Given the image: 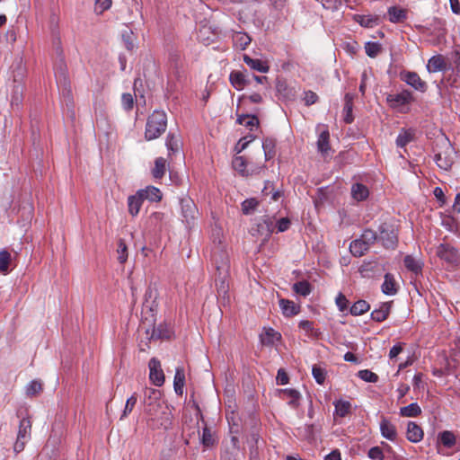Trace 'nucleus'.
I'll return each mask as SVG.
<instances>
[{
    "label": "nucleus",
    "instance_id": "35",
    "mask_svg": "<svg viewBox=\"0 0 460 460\" xmlns=\"http://www.w3.org/2000/svg\"><path fill=\"white\" fill-rule=\"evenodd\" d=\"M157 298V291L152 287H148L144 296V306L153 310L154 306H156L155 300Z\"/></svg>",
    "mask_w": 460,
    "mask_h": 460
},
{
    "label": "nucleus",
    "instance_id": "16",
    "mask_svg": "<svg viewBox=\"0 0 460 460\" xmlns=\"http://www.w3.org/2000/svg\"><path fill=\"white\" fill-rule=\"evenodd\" d=\"M137 192L144 200L148 199L151 202H158L163 197L161 190L154 186H147L146 189L139 190Z\"/></svg>",
    "mask_w": 460,
    "mask_h": 460
},
{
    "label": "nucleus",
    "instance_id": "57",
    "mask_svg": "<svg viewBox=\"0 0 460 460\" xmlns=\"http://www.w3.org/2000/svg\"><path fill=\"white\" fill-rule=\"evenodd\" d=\"M121 103L126 111H130L134 106V98L131 93H123L121 96Z\"/></svg>",
    "mask_w": 460,
    "mask_h": 460
},
{
    "label": "nucleus",
    "instance_id": "44",
    "mask_svg": "<svg viewBox=\"0 0 460 460\" xmlns=\"http://www.w3.org/2000/svg\"><path fill=\"white\" fill-rule=\"evenodd\" d=\"M299 328L305 332V337L308 339L314 338L315 334L314 322L307 320L301 321L299 323Z\"/></svg>",
    "mask_w": 460,
    "mask_h": 460
},
{
    "label": "nucleus",
    "instance_id": "1",
    "mask_svg": "<svg viewBox=\"0 0 460 460\" xmlns=\"http://www.w3.org/2000/svg\"><path fill=\"white\" fill-rule=\"evenodd\" d=\"M167 117L164 111H155L147 119L145 131L146 140L159 137L166 129Z\"/></svg>",
    "mask_w": 460,
    "mask_h": 460
},
{
    "label": "nucleus",
    "instance_id": "45",
    "mask_svg": "<svg viewBox=\"0 0 460 460\" xmlns=\"http://www.w3.org/2000/svg\"><path fill=\"white\" fill-rule=\"evenodd\" d=\"M365 50L368 57L376 58L382 50L381 44L378 42H367L365 45Z\"/></svg>",
    "mask_w": 460,
    "mask_h": 460
},
{
    "label": "nucleus",
    "instance_id": "3",
    "mask_svg": "<svg viewBox=\"0 0 460 460\" xmlns=\"http://www.w3.org/2000/svg\"><path fill=\"white\" fill-rule=\"evenodd\" d=\"M275 229V221L273 217H264L260 222L251 228V234L261 238L262 243L268 242Z\"/></svg>",
    "mask_w": 460,
    "mask_h": 460
},
{
    "label": "nucleus",
    "instance_id": "11",
    "mask_svg": "<svg viewBox=\"0 0 460 460\" xmlns=\"http://www.w3.org/2000/svg\"><path fill=\"white\" fill-rule=\"evenodd\" d=\"M181 215L186 222L190 225L196 218L198 215V208L190 198H183L181 199Z\"/></svg>",
    "mask_w": 460,
    "mask_h": 460
},
{
    "label": "nucleus",
    "instance_id": "47",
    "mask_svg": "<svg viewBox=\"0 0 460 460\" xmlns=\"http://www.w3.org/2000/svg\"><path fill=\"white\" fill-rule=\"evenodd\" d=\"M42 391V384L38 380L31 381L26 387L28 396H35Z\"/></svg>",
    "mask_w": 460,
    "mask_h": 460
},
{
    "label": "nucleus",
    "instance_id": "42",
    "mask_svg": "<svg viewBox=\"0 0 460 460\" xmlns=\"http://www.w3.org/2000/svg\"><path fill=\"white\" fill-rule=\"evenodd\" d=\"M275 339H280V334L271 328L266 330L264 335H261V341L264 345H272Z\"/></svg>",
    "mask_w": 460,
    "mask_h": 460
},
{
    "label": "nucleus",
    "instance_id": "51",
    "mask_svg": "<svg viewBox=\"0 0 460 460\" xmlns=\"http://www.w3.org/2000/svg\"><path fill=\"white\" fill-rule=\"evenodd\" d=\"M259 205L255 199H247L242 203V211L244 215L251 214Z\"/></svg>",
    "mask_w": 460,
    "mask_h": 460
},
{
    "label": "nucleus",
    "instance_id": "7",
    "mask_svg": "<svg viewBox=\"0 0 460 460\" xmlns=\"http://www.w3.org/2000/svg\"><path fill=\"white\" fill-rule=\"evenodd\" d=\"M335 150L330 143V132L328 129H323L318 136V154L324 162H329L334 155Z\"/></svg>",
    "mask_w": 460,
    "mask_h": 460
},
{
    "label": "nucleus",
    "instance_id": "41",
    "mask_svg": "<svg viewBox=\"0 0 460 460\" xmlns=\"http://www.w3.org/2000/svg\"><path fill=\"white\" fill-rule=\"evenodd\" d=\"M370 308L369 305L365 300H358L350 307V314L352 315H361L362 314L368 311Z\"/></svg>",
    "mask_w": 460,
    "mask_h": 460
},
{
    "label": "nucleus",
    "instance_id": "28",
    "mask_svg": "<svg viewBox=\"0 0 460 460\" xmlns=\"http://www.w3.org/2000/svg\"><path fill=\"white\" fill-rule=\"evenodd\" d=\"M368 249L369 246L360 238L354 240L349 245L350 252L356 257L363 256Z\"/></svg>",
    "mask_w": 460,
    "mask_h": 460
},
{
    "label": "nucleus",
    "instance_id": "4",
    "mask_svg": "<svg viewBox=\"0 0 460 460\" xmlns=\"http://www.w3.org/2000/svg\"><path fill=\"white\" fill-rule=\"evenodd\" d=\"M437 147L440 149L435 154V162L437 165L447 171L451 168L453 164L452 154L454 148L447 140H444L441 145L437 144Z\"/></svg>",
    "mask_w": 460,
    "mask_h": 460
},
{
    "label": "nucleus",
    "instance_id": "54",
    "mask_svg": "<svg viewBox=\"0 0 460 460\" xmlns=\"http://www.w3.org/2000/svg\"><path fill=\"white\" fill-rule=\"evenodd\" d=\"M146 412L153 420L154 417L157 414L158 409L161 408V403L159 401H154L146 402Z\"/></svg>",
    "mask_w": 460,
    "mask_h": 460
},
{
    "label": "nucleus",
    "instance_id": "17",
    "mask_svg": "<svg viewBox=\"0 0 460 460\" xmlns=\"http://www.w3.org/2000/svg\"><path fill=\"white\" fill-rule=\"evenodd\" d=\"M407 439L412 443H418L423 438V430L413 421H410L406 431Z\"/></svg>",
    "mask_w": 460,
    "mask_h": 460
},
{
    "label": "nucleus",
    "instance_id": "60",
    "mask_svg": "<svg viewBox=\"0 0 460 460\" xmlns=\"http://www.w3.org/2000/svg\"><path fill=\"white\" fill-rule=\"evenodd\" d=\"M322 5L326 10L335 11L341 5V0H322Z\"/></svg>",
    "mask_w": 460,
    "mask_h": 460
},
{
    "label": "nucleus",
    "instance_id": "34",
    "mask_svg": "<svg viewBox=\"0 0 460 460\" xmlns=\"http://www.w3.org/2000/svg\"><path fill=\"white\" fill-rule=\"evenodd\" d=\"M335 414L339 417H346L351 412V403L348 401L339 400L334 402Z\"/></svg>",
    "mask_w": 460,
    "mask_h": 460
},
{
    "label": "nucleus",
    "instance_id": "22",
    "mask_svg": "<svg viewBox=\"0 0 460 460\" xmlns=\"http://www.w3.org/2000/svg\"><path fill=\"white\" fill-rule=\"evenodd\" d=\"M143 201L144 199L138 194L137 191L135 195L129 196L128 198V213L132 217H135L138 214Z\"/></svg>",
    "mask_w": 460,
    "mask_h": 460
},
{
    "label": "nucleus",
    "instance_id": "50",
    "mask_svg": "<svg viewBox=\"0 0 460 460\" xmlns=\"http://www.w3.org/2000/svg\"><path fill=\"white\" fill-rule=\"evenodd\" d=\"M246 160L243 156H236L233 160V166L234 170L238 171L242 175H248L246 172Z\"/></svg>",
    "mask_w": 460,
    "mask_h": 460
},
{
    "label": "nucleus",
    "instance_id": "23",
    "mask_svg": "<svg viewBox=\"0 0 460 460\" xmlns=\"http://www.w3.org/2000/svg\"><path fill=\"white\" fill-rule=\"evenodd\" d=\"M279 306L285 316L290 317L299 313V305H296L293 301L288 299H280Z\"/></svg>",
    "mask_w": 460,
    "mask_h": 460
},
{
    "label": "nucleus",
    "instance_id": "63",
    "mask_svg": "<svg viewBox=\"0 0 460 460\" xmlns=\"http://www.w3.org/2000/svg\"><path fill=\"white\" fill-rule=\"evenodd\" d=\"M348 299L342 293H340L336 297V305L339 307L340 311L341 312L345 311L348 308Z\"/></svg>",
    "mask_w": 460,
    "mask_h": 460
},
{
    "label": "nucleus",
    "instance_id": "33",
    "mask_svg": "<svg viewBox=\"0 0 460 460\" xmlns=\"http://www.w3.org/2000/svg\"><path fill=\"white\" fill-rule=\"evenodd\" d=\"M276 140L272 137H265L262 142V148L266 160H270L276 155L275 151Z\"/></svg>",
    "mask_w": 460,
    "mask_h": 460
},
{
    "label": "nucleus",
    "instance_id": "6",
    "mask_svg": "<svg viewBox=\"0 0 460 460\" xmlns=\"http://www.w3.org/2000/svg\"><path fill=\"white\" fill-rule=\"evenodd\" d=\"M31 421L29 418H22L20 420L17 438L13 445L15 453H20L24 449L26 443L31 439Z\"/></svg>",
    "mask_w": 460,
    "mask_h": 460
},
{
    "label": "nucleus",
    "instance_id": "27",
    "mask_svg": "<svg viewBox=\"0 0 460 460\" xmlns=\"http://www.w3.org/2000/svg\"><path fill=\"white\" fill-rule=\"evenodd\" d=\"M185 385V375L182 367H177L175 371L173 388L178 395L183 394V387Z\"/></svg>",
    "mask_w": 460,
    "mask_h": 460
},
{
    "label": "nucleus",
    "instance_id": "30",
    "mask_svg": "<svg viewBox=\"0 0 460 460\" xmlns=\"http://www.w3.org/2000/svg\"><path fill=\"white\" fill-rule=\"evenodd\" d=\"M403 262L407 270L415 274L421 273L423 263L420 260L415 259L411 255H406Z\"/></svg>",
    "mask_w": 460,
    "mask_h": 460
},
{
    "label": "nucleus",
    "instance_id": "10",
    "mask_svg": "<svg viewBox=\"0 0 460 460\" xmlns=\"http://www.w3.org/2000/svg\"><path fill=\"white\" fill-rule=\"evenodd\" d=\"M414 101L412 93L408 90H403L396 94H388L386 102L392 108H398L400 106L409 104Z\"/></svg>",
    "mask_w": 460,
    "mask_h": 460
},
{
    "label": "nucleus",
    "instance_id": "12",
    "mask_svg": "<svg viewBox=\"0 0 460 460\" xmlns=\"http://www.w3.org/2000/svg\"><path fill=\"white\" fill-rule=\"evenodd\" d=\"M54 69L58 84L62 85L65 89L69 87L70 82L67 75V67L63 58H60L55 64Z\"/></svg>",
    "mask_w": 460,
    "mask_h": 460
},
{
    "label": "nucleus",
    "instance_id": "14",
    "mask_svg": "<svg viewBox=\"0 0 460 460\" xmlns=\"http://www.w3.org/2000/svg\"><path fill=\"white\" fill-rule=\"evenodd\" d=\"M380 431L384 438L391 441H394L397 438L395 426L385 417L380 421Z\"/></svg>",
    "mask_w": 460,
    "mask_h": 460
},
{
    "label": "nucleus",
    "instance_id": "26",
    "mask_svg": "<svg viewBox=\"0 0 460 460\" xmlns=\"http://www.w3.org/2000/svg\"><path fill=\"white\" fill-rule=\"evenodd\" d=\"M251 41V37L245 32L237 31L233 35L234 46L241 50L245 49Z\"/></svg>",
    "mask_w": 460,
    "mask_h": 460
},
{
    "label": "nucleus",
    "instance_id": "9",
    "mask_svg": "<svg viewBox=\"0 0 460 460\" xmlns=\"http://www.w3.org/2000/svg\"><path fill=\"white\" fill-rule=\"evenodd\" d=\"M401 79L420 93H425L428 89L427 83L416 72H402L401 73Z\"/></svg>",
    "mask_w": 460,
    "mask_h": 460
},
{
    "label": "nucleus",
    "instance_id": "15",
    "mask_svg": "<svg viewBox=\"0 0 460 460\" xmlns=\"http://www.w3.org/2000/svg\"><path fill=\"white\" fill-rule=\"evenodd\" d=\"M427 70L429 73L447 70V62L443 56L437 55L430 58L427 64Z\"/></svg>",
    "mask_w": 460,
    "mask_h": 460
},
{
    "label": "nucleus",
    "instance_id": "48",
    "mask_svg": "<svg viewBox=\"0 0 460 460\" xmlns=\"http://www.w3.org/2000/svg\"><path fill=\"white\" fill-rule=\"evenodd\" d=\"M118 260L120 263H124L128 259V247L123 239L118 241Z\"/></svg>",
    "mask_w": 460,
    "mask_h": 460
},
{
    "label": "nucleus",
    "instance_id": "24",
    "mask_svg": "<svg viewBox=\"0 0 460 460\" xmlns=\"http://www.w3.org/2000/svg\"><path fill=\"white\" fill-rule=\"evenodd\" d=\"M243 62L250 66L251 69L261 73H267L270 69V66L264 64L261 60L252 58L246 54L243 55Z\"/></svg>",
    "mask_w": 460,
    "mask_h": 460
},
{
    "label": "nucleus",
    "instance_id": "37",
    "mask_svg": "<svg viewBox=\"0 0 460 460\" xmlns=\"http://www.w3.org/2000/svg\"><path fill=\"white\" fill-rule=\"evenodd\" d=\"M421 413V409L416 402H412L400 409V415L402 417H417Z\"/></svg>",
    "mask_w": 460,
    "mask_h": 460
},
{
    "label": "nucleus",
    "instance_id": "32",
    "mask_svg": "<svg viewBox=\"0 0 460 460\" xmlns=\"http://www.w3.org/2000/svg\"><path fill=\"white\" fill-rule=\"evenodd\" d=\"M345 103L343 107L344 121L346 123H351L354 119L352 115L353 109V96L347 93L344 98Z\"/></svg>",
    "mask_w": 460,
    "mask_h": 460
},
{
    "label": "nucleus",
    "instance_id": "18",
    "mask_svg": "<svg viewBox=\"0 0 460 460\" xmlns=\"http://www.w3.org/2000/svg\"><path fill=\"white\" fill-rule=\"evenodd\" d=\"M231 84L237 90H242L250 84V80L246 78L244 73L241 71H232L229 75Z\"/></svg>",
    "mask_w": 460,
    "mask_h": 460
},
{
    "label": "nucleus",
    "instance_id": "55",
    "mask_svg": "<svg viewBox=\"0 0 460 460\" xmlns=\"http://www.w3.org/2000/svg\"><path fill=\"white\" fill-rule=\"evenodd\" d=\"M161 397V392L159 390L149 388L145 393L144 403L159 401Z\"/></svg>",
    "mask_w": 460,
    "mask_h": 460
},
{
    "label": "nucleus",
    "instance_id": "64",
    "mask_svg": "<svg viewBox=\"0 0 460 460\" xmlns=\"http://www.w3.org/2000/svg\"><path fill=\"white\" fill-rule=\"evenodd\" d=\"M111 4L112 0H95L96 9H99L101 13L108 10L111 6Z\"/></svg>",
    "mask_w": 460,
    "mask_h": 460
},
{
    "label": "nucleus",
    "instance_id": "56",
    "mask_svg": "<svg viewBox=\"0 0 460 460\" xmlns=\"http://www.w3.org/2000/svg\"><path fill=\"white\" fill-rule=\"evenodd\" d=\"M367 456L372 460H385L384 451L380 447H371Z\"/></svg>",
    "mask_w": 460,
    "mask_h": 460
},
{
    "label": "nucleus",
    "instance_id": "25",
    "mask_svg": "<svg viewBox=\"0 0 460 460\" xmlns=\"http://www.w3.org/2000/svg\"><path fill=\"white\" fill-rule=\"evenodd\" d=\"M390 309H391L390 303H383L379 306V308L375 309L371 313V318L376 322L381 323L388 317V315L390 314Z\"/></svg>",
    "mask_w": 460,
    "mask_h": 460
},
{
    "label": "nucleus",
    "instance_id": "38",
    "mask_svg": "<svg viewBox=\"0 0 460 460\" xmlns=\"http://www.w3.org/2000/svg\"><path fill=\"white\" fill-rule=\"evenodd\" d=\"M228 276H224L221 278V275L219 273H216V286L217 294L219 296H225L228 292V281H227Z\"/></svg>",
    "mask_w": 460,
    "mask_h": 460
},
{
    "label": "nucleus",
    "instance_id": "58",
    "mask_svg": "<svg viewBox=\"0 0 460 460\" xmlns=\"http://www.w3.org/2000/svg\"><path fill=\"white\" fill-rule=\"evenodd\" d=\"M254 139V137L252 136H247L244 137H242L238 143L236 144L234 150L236 153H241L243 150H244L247 146Z\"/></svg>",
    "mask_w": 460,
    "mask_h": 460
},
{
    "label": "nucleus",
    "instance_id": "59",
    "mask_svg": "<svg viewBox=\"0 0 460 460\" xmlns=\"http://www.w3.org/2000/svg\"><path fill=\"white\" fill-rule=\"evenodd\" d=\"M201 441L205 447H210L214 444L211 431L208 427L203 429Z\"/></svg>",
    "mask_w": 460,
    "mask_h": 460
},
{
    "label": "nucleus",
    "instance_id": "49",
    "mask_svg": "<svg viewBox=\"0 0 460 460\" xmlns=\"http://www.w3.org/2000/svg\"><path fill=\"white\" fill-rule=\"evenodd\" d=\"M137 402V394L134 393L126 402V405L120 419L126 418L133 410Z\"/></svg>",
    "mask_w": 460,
    "mask_h": 460
},
{
    "label": "nucleus",
    "instance_id": "20",
    "mask_svg": "<svg viewBox=\"0 0 460 460\" xmlns=\"http://www.w3.org/2000/svg\"><path fill=\"white\" fill-rule=\"evenodd\" d=\"M353 20L365 28H373L379 24V17L376 15L354 14Z\"/></svg>",
    "mask_w": 460,
    "mask_h": 460
},
{
    "label": "nucleus",
    "instance_id": "36",
    "mask_svg": "<svg viewBox=\"0 0 460 460\" xmlns=\"http://www.w3.org/2000/svg\"><path fill=\"white\" fill-rule=\"evenodd\" d=\"M166 171V160L163 157H158L155 161V167L152 170V175L155 179H161Z\"/></svg>",
    "mask_w": 460,
    "mask_h": 460
},
{
    "label": "nucleus",
    "instance_id": "43",
    "mask_svg": "<svg viewBox=\"0 0 460 460\" xmlns=\"http://www.w3.org/2000/svg\"><path fill=\"white\" fill-rule=\"evenodd\" d=\"M439 441L445 447L450 448L456 444V436L451 431H443L439 434Z\"/></svg>",
    "mask_w": 460,
    "mask_h": 460
},
{
    "label": "nucleus",
    "instance_id": "39",
    "mask_svg": "<svg viewBox=\"0 0 460 460\" xmlns=\"http://www.w3.org/2000/svg\"><path fill=\"white\" fill-rule=\"evenodd\" d=\"M293 290L300 296H306L311 293L312 287L307 281L303 280L296 282L293 285Z\"/></svg>",
    "mask_w": 460,
    "mask_h": 460
},
{
    "label": "nucleus",
    "instance_id": "29",
    "mask_svg": "<svg viewBox=\"0 0 460 460\" xmlns=\"http://www.w3.org/2000/svg\"><path fill=\"white\" fill-rule=\"evenodd\" d=\"M414 138V130L411 128H402L396 138V145L399 147H404Z\"/></svg>",
    "mask_w": 460,
    "mask_h": 460
},
{
    "label": "nucleus",
    "instance_id": "2",
    "mask_svg": "<svg viewBox=\"0 0 460 460\" xmlns=\"http://www.w3.org/2000/svg\"><path fill=\"white\" fill-rule=\"evenodd\" d=\"M435 254L448 268L457 269L460 267V252L452 244L440 243L436 247Z\"/></svg>",
    "mask_w": 460,
    "mask_h": 460
},
{
    "label": "nucleus",
    "instance_id": "61",
    "mask_svg": "<svg viewBox=\"0 0 460 460\" xmlns=\"http://www.w3.org/2000/svg\"><path fill=\"white\" fill-rule=\"evenodd\" d=\"M276 89L278 93L282 95L284 98H289L292 95L291 90L288 89L284 82L278 81Z\"/></svg>",
    "mask_w": 460,
    "mask_h": 460
},
{
    "label": "nucleus",
    "instance_id": "52",
    "mask_svg": "<svg viewBox=\"0 0 460 460\" xmlns=\"http://www.w3.org/2000/svg\"><path fill=\"white\" fill-rule=\"evenodd\" d=\"M358 376L366 382L376 383L378 381V376L368 369L358 371Z\"/></svg>",
    "mask_w": 460,
    "mask_h": 460
},
{
    "label": "nucleus",
    "instance_id": "13",
    "mask_svg": "<svg viewBox=\"0 0 460 460\" xmlns=\"http://www.w3.org/2000/svg\"><path fill=\"white\" fill-rule=\"evenodd\" d=\"M379 240L385 247L394 248L397 243V235L393 229H389L386 225H383L380 226Z\"/></svg>",
    "mask_w": 460,
    "mask_h": 460
},
{
    "label": "nucleus",
    "instance_id": "8",
    "mask_svg": "<svg viewBox=\"0 0 460 460\" xmlns=\"http://www.w3.org/2000/svg\"><path fill=\"white\" fill-rule=\"evenodd\" d=\"M149 379L155 386H162L164 383V374L161 367V362L156 358H152L148 363Z\"/></svg>",
    "mask_w": 460,
    "mask_h": 460
},
{
    "label": "nucleus",
    "instance_id": "21",
    "mask_svg": "<svg viewBox=\"0 0 460 460\" xmlns=\"http://www.w3.org/2000/svg\"><path fill=\"white\" fill-rule=\"evenodd\" d=\"M369 196L368 188L362 183H354L351 186V197L357 201H363Z\"/></svg>",
    "mask_w": 460,
    "mask_h": 460
},
{
    "label": "nucleus",
    "instance_id": "31",
    "mask_svg": "<svg viewBox=\"0 0 460 460\" xmlns=\"http://www.w3.org/2000/svg\"><path fill=\"white\" fill-rule=\"evenodd\" d=\"M382 291L385 295H394L397 292L396 283L392 274L386 273L382 285Z\"/></svg>",
    "mask_w": 460,
    "mask_h": 460
},
{
    "label": "nucleus",
    "instance_id": "53",
    "mask_svg": "<svg viewBox=\"0 0 460 460\" xmlns=\"http://www.w3.org/2000/svg\"><path fill=\"white\" fill-rule=\"evenodd\" d=\"M359 238L362 239L365 243L370 247L377 239V235L375 231L371 229H366Z\"/></svg>",
    "mask_w": 460,
    "mask_h": 460
},
{
    "label": "nucleus",
    "instance_id": "40",
    "mask_svg": "<svg viewBox=\"0 0 460 460\" xmlns=\"http://www.w3.org/2000/svg\"><path fill=\"white\" fill-rule=\"evenodd\" d=\"M282 399L288 400V404L296 405L299 398V394L294 389H282L279 391Z\"/></svg>",
    "mask_w": 460,
    "mask_h": 460
},
{
    "label": "nucleus",
    "instance_id": "19",
    "mask_svg": "<svg viewBox=\"0 0 460 460\" xmlns=\"http://www.w3.org/2000/svg\"><path fill=\"white\" fill-rule=\"evenodd\" d=\"M388 19L393 23L403 22L407 19V11L397 6H391L387 11Z\"/></svg>",
    "mask_w": 460,
    "mask_h": 460
},
{
    "label": "nucleus",
    "instance_id": "62",
    "mask_svg": "<svg viewBox=\"0 0 460 460\" xmlns=\"http://www.w3.org/2000/svg\"><path fill=\"white\" fill-rule=\"evenodd\" d=\"M166 146L170 151L175 152L178 150V140L172 134H169L166 139Z\"/></svg>",
    "mask_w": 460,
    "mask_h": 460
},
{
    "label": "nucleus",
    "instance_id": "46",
    "mask_svg": "<svg viewBox=\"0 0 460 460\" xmlns=\"http://www.w3.org/2000/svg\"><path fill=\"white\" fill-rule=\"evenodd\" d=\"M11 261V254L9 252L4 250L0 252V272L6 273L9 270V264Z\"/></svg>",
    "mask_w": 460,
    "mask_h": 460
},
{
    "label": "nucleus",
    "instance_id": "5",
    "mask_svg": "<svg viewBox=\"0 0 460 460\" xmlns=\"http://www.w3.org/2000/svg\"><path fill=\"white\" fill-rule=\"evenodd\" d=\"M211 260L215 265L216 273H219L221 278L229 276L230 261L227 252L219 246L216 247L211 255Z\"/></svg>",
    "mask_w": 460,
    "mask_h": 460
}]
</instances>
